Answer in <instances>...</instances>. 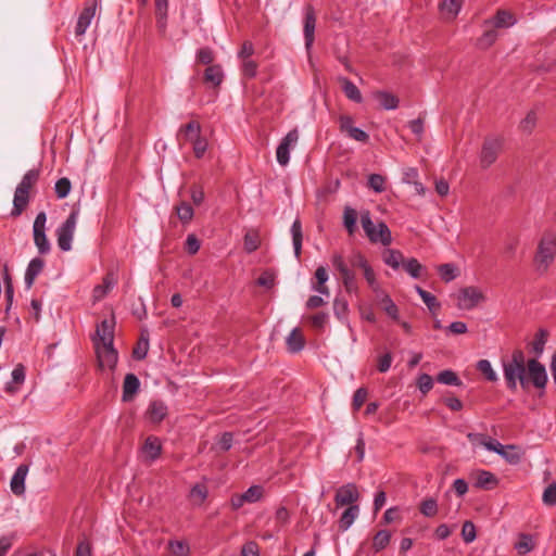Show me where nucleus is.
<instances>
[{"mask_svg":"<svg viewBox=\"0 0 556 556\" xmlns=\"http://www.w3.org/2000/svg\"><path fill=\"white\" fill-rule=\"evenodd\" d=\"M343 286L348 292H354L357 290L355 274L350 269L346 268L342 273H340Z\"/></svg>","mask_w":556,"mask_h":556,"instance_id":"obj_48","label":"nucleus"},{"mask_svg":"<svg viewBox=\"0 0 556 556\" xmlns=\"http://www.w3.org/2000/svg\"><path fill=\"white\" fill-rule=\"evenodd\" d=\"M79 216L78 210H73L66 220L56 229V240L60 250L67 252L72 249V241Z\"/></svg>","mask_w":556,"mask_h":556,"instance_id":"obj_5","label":"nucleus"},{"mask_svg":"<svg viewBox=\"0 0 556 556\" xmlns=\"http://www.w3.org/2000/svg\"><path fill=\"white\" fill-rule=\"evenodd\" d=\"M114 328H115L114 318L102 320L97 326L96 337L93 338L94 345L96 344H108V345L113 344Z\"/></svg>","mask_w":556,"mask_h":556,"instance_id":"obj_12","label":"nucleus"},{"mask_svg":"<svg viewBox=\"0 0 556 556\" xmlns=\"http://www.w3.org/2000/svg\"><path fill=\"white\" fill-rule=\"evenodd\" d=\"M416 292L419 294V296L422 299L424 303L427 305V307L430 311H435L440 307L439 302L437 301V298L431 294L430 292L424 290L421 287L416 286L415 287Z\"/></svg>","mask_w":556,"mask_h":556,"instance_id":"obj_45","label":"nucleus"},{"mask_svg":"<svg viewBox=\"0 0 556 556\" xmlns=\"http://www.w3.org/2000/svg\"><path fill=\"white\" fill-rule=\"evenodd\" d=\"M191 143L193 144L194 155L198 159L202 157L207 149L206 140L202 137H199L195 140L191 141Z\"/></svg>","mask_w":556,"mask_h":556,"instance_id":"obj_61","label":"nucleus"},{"mask_svg":"<svg viewBox=\"0 0 556 556\" xmlns=\"http://www.w3.org/2000/svg\"><path fill=\"white\" fill-rule=\"evenodd\" d=\"M516 23V18L508 11L501 10L493 18V25L497 28L510 27Z\"/></svg>","mask_w":556,"mask_h":556,"instance_id":"obj_37","label":"nucleus"},{"mask_svg":"<svg viewBox=\"0 0 556 556\" xmlns=\"http://www.w3.org/2000/svg\"><path fill=\"white\" fill-rule=\"evenodd\" d=\"M12 380L7 383L5 390L8 392H14L13 384H22L25 380V368L23 365H17L11 374Z\"/></svg>","mask_w":556,"mask_h":556,"instance_id":"obj_42","label":"nucleus"},{"mask_svg":"<svg viewBox=\"0 0 556 556\" xmlns=\"http://www.w3.org/2000/svg\"><path fill=\"white\" fill-rule=\"evenodd\" d=\"M437 380L440 383L446 384V386H456V387H458V386L462 384V381L458 378V376L453 370H450V369H446V370H443V371L439 372V375L437 377Z\"/></svg>","mask_w":556,"mask_h":556,"instance_id":"obj_44","label":"nucleus"},{"mask_svg":"<svg viewBox=\"0 0 556 556\" xmlns=\"http://www.w3.org/2000/svg\"><path fill=\"white\" fill-rule=\"evenodd\" d=\"M441 279L445 282H450L456 279L459 275V270L456 265L452 263L442 264L438 267Z\"/></svg>","mask_w":556,"mask_h":556,"instance_id":"obj_35","label":"nucleus"},{"mask_svg":"<svg viewBox=\"0 0 556 556\" xmlns=\"http://www.w3.org/2000/svg\"><path fill=\"white\" fill-rule=\"evenodd\" d=\"M287 348L290 352L296 353L304 348V337L299 328H294L286 339Z\"/></svg>","mask_w":556,"mask_h":556,"instance_id":"obj_24","label":"nucleus"},{"mask_svg":"<svg viewBox=\"0 0 556 556\" xmlns=\"http://www.w3.org/2000/svg\"><path fill=\"white\" fill-rule=\"evenodd\" d=\"M39 175L40 170L34 168L26 172L23 176L14 192L13 210L11 212L12 216H20L27 206L29 201V190L38 181Z\"/></svg>","mask_w":556,"mask_h":556,"instance_id":"obj_2","label":"nucleus"},{"mask_svg":"<svg viewBox=\"0 0 556 556\" xmlns=\"http://www.w3.org/2000/svg\"><path fill=\"white\" fill-rule=\"evenodd\" d=\"M242 494L245 503H256L263 496V488L260 485H252Z\"/></svg>","mask_w":556,"mask_h":556,"instance_id":"obj_55","label":"nucleus"},{"mask_svg":"<svg viewBox=\"0 0 556 556\" xmlns=\"http://www.w3.org/2000/svg\"><path fill=\"white\" fill-rule=\"evenodd\" d=\"M503 148V140L498 137L486 138L482 144L480 163L483 168L490 167L497 159Z\"/></svg>","mask_w":556,"mask_h":556,"instance_id":"obj_8","label":"nucleus"},{"mask_svg":"<svg viewBox=\"0 0 556 556\" xmlns=\"http://www.w3.org/2000/svg\"><path fill=\"white\" fill-rule=\"evenodd\" d=\"M519 239L516 236H508L503 245V255L507 260H514L517 255Z\"/></svg>","mask_w":556,"mask_h":556,"instance_id":"obj_36","label":"nucleus"},{"mask_svg":"<svg viewBox=\"0 0 556 556\" xmlns=\"http://www.w3.org/2000/svg\"><path fill=\"white\" fill-rule=\"evenodd\" d=\"M316 13L312 5H307L304 12L303 34L305 39V48L309 51L315 40Z\"/></svg>","mask_w":556,"mask_h":556,"instance_id":"obj_10","label":"nucleus"},{"mask_svg":"<svg viewBox=\"0 0 556 556\" xmlns=\"http://www.w3.org/2000/svg\"><path fill=\"white\" fill-rule=\"evenodd\" d=\"M359 514V507L357 505L349 506L341 515L339 520V527L342 531H346L355 521Z\"/></svg>","mask_w":556,"mask_h":556,"instance_id":"obj_26","label":"nucleus"},{"mask_svg":"<svg viewBox=\"0 0 556 556\" xmlns=\"http://www.w3.org/2000/svg\"><path fill=\"white\" fill-rule=\"evenodd\" d=\"M420 513L426 517H433L438 513V503L434 498H426L420 504Z\"/></svg>","mask_w":556,"mask_h":556,"instance_id":"obj_52","label":"nucleus"},{"mask_svg":"<svg viewBox=\"0 0 556 556\" xmlns=\"http://www.w3.org/2000/svg\"><path fill=\"white\" fill-rule=\"evenodd\" d=\"M462 536L465 543H471L476 540V527L471 521H465L462 528Z\"/></svg>","mask_w":556,"mask_h":556,"instance_id":"obj_56","label":"nucleus"},{"mask_svg":"<svg viewBox=\"0 0 556 556\" xmlns=\"http://www.w3.org/2000/svg\"><path fill=\"white\" fill-rule=\"evenodd\" d=\"M260 243H261V239L256 231H248L245 233L243 244H244V250L248 253H252V252L256 251L260 247Z\"/></svg>","mask_w":556,"mask_h":556,"instance_id":"obj_46","label":"nucleus"},{"mask_svg":"<svg viewBox=\"0 0 556 556\" xmlns=\"http://www.w3.org/2000/svg\"><path fill=\"white\" fill-rule=\"evenodd\" d=\"M205 80L212 83L214 86L220 85L223 81V72L219 66L213 65L205 70Z\"/></svg>","mask_w":556,"mask_h":556,"instance_id":"obj_47","label":"nucleus"},{"mask_svg":"<svg viewBox=\"0 0 556 556\" xmlns=\"http://www.w3.org/2000/svg\"><path fill=\"white\" fill-rule=\"evenodd\" d=\"M242 61V73L245 77L252 78L257 73V63L251 59H244Z\"/></svg>","mask_w":556,"mask_h":556,"instance_id":"obj_58","label":"nucleus"},{"mask_svg":"<svg viewBox=\"0 0 556 556\" xmlns=\"http://www.w3.org/2000/svg\"><path fill=\"white\" fill-rule=\"evenodd\" d=\"M417 386L422 394H427L433 387L432 377L428 374H421L418 377Z\"/></svg>","mask_w":556,"mask_h":556,"instance_id":"obj_57","label":"nucleus"},{"mask_svg":"<svg viewBox=\"0 0 556 556\" xmlns=\"http://www.w3.org/2000/svg\"><path fill=\"white\" fill-rule=\"evenodd\" d=\"M497 483L496 477L486 470H479L476 475L475 485L480 489H489Z\"/></svg>","mask_w":556,"mask_h":556,"instance_id":"obj_33","label":"nucleus"},{"mask_svg":"<svg viewBox=\"0 0 556 556\" xmlns=\"http://www.w3.org/2000/svg\"><path fill=\"white\" fill-rule=\"evenodd\" d=\"M391 541V532L388 530L378 531L372 538L371 551L377 554L383 551Z\"/></svg>","mask_w":556,"mask_h":556,"instance_id":"obj_28","label":"nucleus"},{"mask_svg":"<svg viewBox=\"0 0 556 556\" xmlns=\"http://www.w3.org/2000/svg\"><path fill=\"white\" fill-rule=\"evenodd\" d=\"M117 283V279L114 273H108L102 280L101 285H98L92 290V301L99 302L103 300L108 293L114 288Z\"/></svg>","mask_w":556,"mask_h":556,"instance_id":"obj_16","label":"nucleus"},{"mask_svg":"<svg viewBox=\"0 0 556 556\" xmlns=\"http://www.w3.org/2000/svg\"><path fill=\"white\" fill-rule=\"evenodd\" d=\"M200 134H201V126L198 122H194V121L186 124L179 130V135L184 136V138L189 142L201 137Z\"/></svg>","mask_w":556,"mask_h":556,"instance_id":"obj_34","label":"nucleus"},{"mask_svg":"<svg viewBox=\"0 0 556 556\" xmlns=\"http://www.w3.org/2000/svg\"><path fill=\"white\" fill-rule=\"evenodd\" d=\"M362 227L372 243H381L382 245H389L392 241L391 231L388 226L380 222L377 225L371 220L369 211H363L361 213Z\"/></svg>","mask_w":556,"mask_h":556,"instance_id":"obj_4","label":"nucleus"},{"mask_svg":"<svg viewBox=\"0 0 556 556\" xmlns=\"http://www.w3.org/2000/svg\"><path fill=\"white\" fill-rule=\"evenodd\" d=\"M46 213L40 212L37 214L33 225L34 243L40 254H47L51 249L49 240L46 236Z\"/></svg>","mask_w":556,"mask_h":556,"instance_id":"obj_7","label":"nucleus"},{"mask_svg":"<svg viewBox=\"0 0 556 556\" xmlns=\"http://www.w3.org/2000/svg\"><path fill=\"white\" fill-rule=\"evenodd\" d=\"M291 235H292L294 255L296 258H300L301 250H302L303 233H302L301 222L298 218L293 222V224L291 226Z\"/></svg>","mask_w":556,"mask_h":556,"instance_id":"obj_29","label":"nucleus"},{"mask_svg":"<svg viewBox=\"0 0 556 556\" xmlns=\"http://www.w3.org/2000/svg\"><path fill=\"white\" fill-rule=\"evenodd\" d=\"M462 0H443L440 4L442 16L447 20H454L462 9Z\"/></svg>","mask_w":556,"mask_h":556,"instance_id":"obj_21","label":"nucleus"},{"mask_svg":"<svg viewBox=\"0 0 556 556\" xmlns=\"http://www.w3.org/2000/svg\"><path fill=\"white\" fill-rule=\"evenodd\" d=\"M71 189H72V184H71L70 179L65 178V177L60 178L55 182V186H54V190H55L56 197L59 199L66 198L70 194Z\"/></svg>","mask_w":556,"mask_h":556,"instance_id":"obj_49","label":"nucleus"},{"mask_svg":"<svg viewBox=\"0 0 556 556\" xmlns=\"http://www.w3.org/2000/svg\"><path fill=\"white\" fill-rule=\"evenodd\" d=\"M241 556H260L258 545L254 541L245 543L241 548Z\"/></svg>","mask_w":556,"mask_h":556,"instance_id":"obj_64","label":"nucleus"},{"mask_svg":"<svg viewBox=\"0 0 556 556\" xmlns=\"http://www.w3.org/2000/svg\"><path fill=\"white\" fill-rule=\"evenodd\" d=\"M498 455L511 465H517L522 458L520 448L514 444L505 445Z\"/></svg>","mask_w":556,"mask_h":556,"instance_id":"obj_30","label":"nucleus"},{"mask_svg":"<svg viewBox=\"0 0 556 556\" xmlns=\"http://www.w3.org/2000/svg\"><path fill=\"white\" fill-rule=\"evenodd\" d=\"M556 254V233L546 232L542 236L538 251L534 256L535 268L540 273H545L553 263Z\"/></svg>","mask_w":556,"mask_h":556,"instance_id":"obj_3","label":"nucleus"},{"mask_svg":"<svg viewBox=\"0 0 556 556\" xmlns=\"http://www.w3.org/2000/svg\"><path fill=\"white\" fill-rule=\"evenodd\" d=\"M140 381L134 374H127L123 383V401L129 402L134 399L135 394L139 391Z\"/></svg>","mask_w":556,"mask_h":556,"instance_id":"obj_18","label":"nucleus"},{"mask_svg":"<svg viewBox=\"0 0 556 556\" xmlns=\"http://www.w3.org/2000/svg\"><path fill=\"white\" fill-rule=\"evenodd\" d=\"M502 367L507 389L510 391H516L518 383L522 389H527L530 381L539 389H544L547 383L544 365L534 358L526 362L521 350H515L509 361H502Z\"/></svg>","mask_w":556,"mask_h":556,"instance_id":"obj_1","label":"nucleus"},{"mask_svg":"<svg viewBox=\"0 0 556 556\" xmlns=\"http://www.w3.org/2000/svg\"><path fill=\"white\" fill-rule=\"evenodd\" d=\"M367 395L368 392L365 388H359L355 391L352 403L355 410H358L363 406V404L366 402Z\"/></svg>","mask_w":556,"mask_h":556,"instance_id":"obj_59","label":"nucleus"},{"mask_svg":"<svg viewBox=\"0 0 556 556\" xmlns=\"http://www.w3.org/2000/svg\"><path fill=\"white\" fill-rule=\"evenodd\" d=\"M94 349L100 367L113 369L117 363V352L113 344H96Z\"/></svg>","mask_w":556,"mask_h":556,"instance_id":"obj_11","label":"nucleus"},{"mask_svg":"<svg viewBox=\"0 0 556 556\" xmlns=\"http://www.w3.org/2000/svg\"><path fill=\"white\" fill-rule=\"evenodd\" d=\"M368 186L375 192L381 193L386 190V178L380 174H371L368 177Z\"/></svg>","mask_w":556,"mask_h":556,"instance_id":"obj_50","label":"nucleus"},{"mask_svg":"<svg viewBox=\"0 0 556 556\" xmlns=\"http://www.w3.org/2000/svg\"><path fill=\"white\" fill-rule=\"evenodd\" d=\"M383 261L393 269L400 268V266L405 262L403 254L397 250H388L383 255Z\"/></svg>","mask_w":556,"mask_h":556,"instance_id":"obj_40","label":"nucleus"},{"mask_svg":"<svg viewBox=\"0 0 556 556\" xmlns=\"http://www.w3.org/2000/svg\"><path fill=\"white\" fill-rule=\"evenodd\" d=\"M485 301V295L478 287H465L457 294V307L464 311H470Z\"/></svg>","mask_w":556,"mask_h":556,"instance_id":"obj_6","label":"nucleus"},{"mask_svg":"<svg viewBox=\"0 0 556 556\" xmlns=\"http://www.w3.org/2000/svg\"><path fill=\"white\" fill-rule=\"evenodd\" d=\"M75 556H92L91 543L88 540H81L77 544Z\"/></svg>","mask_w":556,"mask_h":556,"instance_id":"obj_63","label":"nucleus"},{"mask_svg":"<svg viewBox=\"0 0 556 556\" xmlns=\"http://www.w3.org/2000/svg\"><path fill=\"white\" fill-rule=\"evenodd\" d=\"M542 502L546 506L556 505V482L549 483L543 492Z\"/></svg>","mask_w":556,"mask_h":556,"instance_id":"obj_54","label":"nucleus"},{"mask_svg":"<svg viewBox=\"0 0 556 556\" xmlns=\"http://www.w3.org/2000/svg\"><path fill=\"white\" fill-rule=\"evenodd\" d=\"M376 301L380 308L394 321H400V309L390 295L383 290L376 293Z\"/></svg>","mask_w":556,"mask_h":556,"instance_id":"obj_15","label":"nucleus"},{"mask_svg":"<svg viewBox=\"0 0 556 556\" xmlns=\"http://www.w3.org/2000/svg\"><path fill=\"white\" fill-rule=\"evenodd\" d=\"M142 452L144 454V457L149 459L150 462L155 460L162 452V444L159 438L156 437H149L147 438L143 446Z\"/></svg>","mask_w":556,"mask_h":556,"instance_id":"obj_19","label":"nucleus"},{"mask_svg":"<svg viewBox=\"0 0 556 556\" xmlns=\"http://www.w3.org/2000/svg\"><path fill=\"white\" fill-rule=\"evenodd\" d=\"M28 473V466L27 465H20L12 479H11V490L15 495H22L25 492V479Z\"/></svg>","mask_w":556,"mask_h":556,"instance_id":"obj_17","label":"nucleus"},{"mask_svg":"<svg viewBox=\"0 0 556 556\" xmlns=\"http://www.w3.org/2000/svg\"><path fill=\"white\" fill-rule=\"evenodd\" d=\"M197 60L202 64H211L214 60L213 51L205 47L201 48L197 53Z\"/></svg>","mask_w":556,"mask_h":556,"instance_id":"obj_62","label":"nucleus"},{"mask_svg":"<svg viewBox=\"0 0 556 556\" xmlns=\"http://www.w3.org/2000/svg\"><path fill=\"white\" fill-rule=\"evenodd\" d=\"M168 549L172 556H189L190 546L186 541L170 540L168 542Z\"/></svg>","mask_w":556,"mask_h":556,"instance_id":"obj_38","label":"nucleus"},{"mask_svg":"<svg viewBox=\"0 0 556 556\" xmlns=\"http://www.w3.org/2000/svg\"><path fill=\"white\" fill-rule=\"evenodd\" d=\"M43 266L45 262L40 257H35L29 262L25 273V283L28 289L31 288L36 277L42 271Z\"/></svg>","mask_w":556,"mask_h":556,"instance_id":"obj_20","label":"nucleus"},{"mask_svg":"<svg viewBox=\"0 0 556 556\" xmlns=\"http://www.w3.org/2000/svg\"><path fill=\"white\" fill-rule=\"evenodd\" d=\"M97 10V1L91 0L88 2V4L84 8L81 13L78 16L77 24L75 27V35L76 36H83L85 35L86 30L91 24V21L93 20L96 15Z\"/></svg>","mask_w":556,"mask_h":556,"instance_id":"obj_13","label":"nucleus"},{"mask_svg":"<svg viewBox=\"0 0 556 556\" xmlns=\"http://www.w3.org/2000/svg\"><path fill=\"white\" fill-rule=\"evenodd\" d=\"M357 212L351 206H345L343 211V226L349 235H354L356 231Z\"/></svg>","mask_w":556,"mask_h":556,"instance_id":"obj_31","label":"nucleus"},{"mask_svg":"<svg viewBox=\"0 0 556 556\" xmlns=\"http://www.w3.org/2000/svg\"><path fill=\"white\" fill-rule=\"evenodd\" d=\"M299 140L298 129L290 130L280 141L276 150L277 162L286 166L290 161V151L295 147Z\"/></svg>","mask_w":556,"mask_h":556,"instance_id":"obj_9","label":"nucleus"},{"mask_svg":"<svg viewBox=\"0 0 556 556\" xmlns=\"http://www.w3.org/2000/svg\"><path fill=\"white\" fill-rule=\"evenodd\" d=\"M359 497V493L354 483H348L338 489L334 501L338 506L354 505Z\"/></svg>","mask_w":556,"mask_h":556,"instance_id":"obj_14","label":"nucleus"},{"mask_svg":"<svg viewBox=\"0 0 556 556\" xmlns=\"http://www.w3.org/2000/svg\"><path fill=\"white\" fill-rule=\"evenodd\" d=\"M376 100L384 110H395L399 108L400 100L396 96L388 91H376L374 93Z\"/></svg>","mask_w":556,"mask_h":556,"instance_id":"obj_25","label":"nucleus"},{"mask_svg":"<svg viewBox=\"0 0 556 556\" xmlns=\"http://www.w3.org/2000/svg\"><path fill=\"white\" fill-rule=\"evenodd\" d=\"M176 213H177V216L178 218L182 222V223H188L192 219L193 217V208L192 206L187 203V202H182L180 203L179 205L176 206Z\"/></svg>","mask_w":556,"mask_h":556,"instance_id":"obj_51","label":"nucleus"},{"mask_svg":"<svg viewBox=\"0 0 556 556\" xmlns=\"http://www.w3.org/2000/svg\"><path fill=\"white\" fill-rule=\"evenodd\" d=\"M315 278L317 283L313 286V290L323 295L329 296L330 291L329 288L326 286V282L328 280V273L324 266H319L316 269Z\"/></svg>","mask_w":556,"mask_h":556,"instance_id":"obj_27","label":"nucleus"},{"mask_svg":"<svg viewBox=\"0 0 556 556\" xmlns=\"http://www.w3.org/2000/svg\"><path fill=\"white\" fill-rule=\"evenodd\" d=\"M207 494L206 485L198 483L190 490L189 497L194 506H201L205 502Z\"/></svg>","mask_w":556,"mask_h":556,"instance_id":"obj_32","label":"nucleus"},{"mask_svg":"<svg viewBox=\"0 0 556 556\" xmlns=\"http://www.w3.org/2000/svg\"><path fill=\"white\" fill-rule=\"evenodd\" d=\"M477 369L485 377L488 381L496 382L498 380L497 374L493 369L490 361L480 359L477 363Z\"/></svg>","mask_w":556,"mask_h":556,"instance_id":"obj_41","label":"nucleus"},{"mask_svg":"<svg viewBox=\"0 0 556 556\" xmlns=\"http://www.w3.org/2000/svg\"><path fill=\"white\" fill-rule=\"evenodd\" d=\"M340 83L342 86V90L349 100L356 103H361L363 101L362 93L358 87L353 81H351L346 77H341Z\"/></svg>","mask_w":556,"mask_h":556,"instance_id":"obj_23","label":"nucleus"},{"mask_svg":"<svg viewBox=\"0 0 556 556\" xmlns=\"http://www.w3.org/2000/svg\"><path fill=\"white\" fill-rule=\"evenodd\" d=\"M363 274L368 286L370 287L375 294L382 290L377 280L376 274L370 265L363 269Z\"/></svg>","mask_w":556,"mask_h":556,"instance_id":"obj_53","label":"nucleus"},{"mask_svg":"<svg viewBox=\"0 0 556 556\" xmlns=\"http://www.w3.org/2000/svg\"><path fill=\"white\" fill-rule=\"evenodd\" d=\"M403 267L415 279L421 277L424 271V266L416 258H408L403 263Z\"/></svg>","mask_w":556,"mask_h":556,"instance_id":"obj_43","label":"nucleus"},{"mask_svg":"<svg viewBox=\"0 0 556 556\" xmlns=\"http://www.w3.org/2000/svg\"><path fill=\"white\" fill-rule=\"evenodd\" d=\"M148 416L150 421L159 424L167 416V406L162 401H153L149 406Z\"/></svg>","mask_w":556,"mask_h":556,"instance_id":"obj_22","label":"nucleus"},{"mask_svg":"<svg viewBox=\"0 0 556 556\" xmlns=\"http://www.w3.org/2000/svg\"><path fill=\"white\" fill-rule=\"evenodd\" d=\"M535 544L532 536L526 533L519 535V541L515 544V549L520 555L530 553L534 548Z\"/></svg>","mask_w":556,"mask_h":556,"instance_id":"obj_39","label":"nucleus"},{"mask_svg":"<svg viewBox=\"0 0 556 556\" xmlns=\"http://www.w3.org/2000/svg\"><path fill=\"white\" fill-rule=\"evenodd\" d=\"M536 124V115L533 111L529 112L527 116L520 122L521 130L530 132Z\"/></svg>","mask_w":556,"mask_h":556,"instance_id":"obj_60","label":"nucleus"}]
</instances>
